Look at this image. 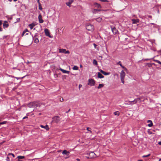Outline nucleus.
<instances>
[{
  "label": "nucleus",
  "mask_w": 161,
  "mask_h": 161,
  "mask_svg": "<svg viewBox=\"0 0 161 161\" xmlns=\"http://www.w3.org/2000/svg\"><path fill=\"white\" fill-rule=\"evenodd\" d=\"M40 106V104L36 102H31L28 104V106L29 108L37 107Z\"/></svg>",
  "instance_id": "f257e3e1"
},
{
  "label": "nucleus",
  "mask_w": 161,
  "mask_h": 161,
  "mask_svg": "<svg viewBox=\"0 0 161 161\" xmlns=\"http://www.w3.org/2000/svg\"><path fill=\"white\" fill-rule=\"evenodd\" d=\"M120 80H121V82L123 84H124L125 82L124 79L125 77V73L123 70H122L121 71L120 73Z\"/></svg>",
  "instance_id": "f03ea898"
},
{
  "label": "nucleus",
  "mask_w": 161,
  "mask_h": 161,
  "mask_svg": "<svg viewBox=\"0 0 161 161\" xmlns=\"http://www.w3.org/2000/svg\"><path fill=\"white\" fill-rule=\"evenodd\" d=\"M88 85L90 86H94L95 85V81L92 79H90L88 80Z\"/></svg>",
  "instance_id": "7ed1b4c3"
},
{
  "label": "nucleus",
  "mask_w": 161,
  "mask_h": 161,
  "mask_svg": "<svg viewBox=\"0 0 161 161\" xmlns=\"http://www.w3.org/2000/svg\"><path fill=\"white\" fill-rule=\"evenodd\" d=\"M59 52L60 53H63L64 54H69L70 52L69 51H66L65 49L60 48L59 49Z\"/></svg>",
  "instance_id": "20e7f679"
},
{
  "label": "nucleus",
  "mask_w": 161,
  "mask_h": 161,
  "mask_svg": "<svg viewBox=\"0 0 161 161\" xmlns=\"http://www.w3.org/2000/svg\"><path fill=\"white\" fill-rule=\"evenodd\" d=\"M60 121V117L58 116H56L53 118V121L55 123H58Z\"/></svg>",
  "instance_id": "39448f33"
},
{
  "label": "nucleus",
  "mask_w": 161,
  "mask_h": 161,
  "mask_svg": "<svg viewBox=\"0 0 161 161\" xmlns=\"http://www.w3.org/2000/svg\"><path fill=\"white\" fill-rule=\"evenodd\" d=\"M86 29L88 31H92L94 30V26L92 25H89L86 26Z\"/></svg>",
  "instance_id": "423d86ee"
},
{
  "label": "nucleus",
  "mask_w": 161,
  "mask_h": 161,
  "mask_svg": "<svg viewBox=\"0 0 161 161\" xmlns=\"http://www.w3.org/2000/svg\"><path fill=\"white\" fill-rule=\"evenodd\" d=\"M112 31L114 34H116L118 33V31L114 27L111 26Z\"/></svg>",
  "instance_id": "0eeeda50"
},
{
  "label": "nucleus",
  "mask_w": 161,
  "mask_h": 161,
  "mask_svg": "<svg viewBox=\"0 0 161 161\" xmlns=\"http://www.w3.org/2000/svg\"><path fill=\"white\" fill-rule=\"evenodd\" d=\"M44 32L45 35L50 38H52V37L50 35V32L48 29H46L44 30Z\"/></svg>",
  "instance_id": "6e6552de"
},
{
  "label": "nucleus",
  "mask_w": 161,
  "mask_h": 161,
  "mask_svg": "<svg viewBox=\"0 0 161 161\" xmlns=\"http://www.w3.org/2000/svg\"><path fill=\"white\" fill-rule=\"evenodd\" d=\"M140 100V99L139 98H137L136 99H135L134 100L132 101H129V102L130 103L129 104H132L136 103L137 102L138 100Z\"/></svg>",
  "instance_id": "1a4fd4ad"
},
{
  "label": "nucleus",
  "mask_w": 161,
  "mask_h": 161,
  "mask_svg": "<svg viewBox=\"0 0 161 161\" xmlns=\"http://www.w3.org/2000/svg\"><path fill=\"white\" fill-rule=\"evenodd\" d=\"M39 22L40 23H42L44 21L42 19V15L40 14L39 15L38 17Z\"/></svg>",
  "instance_id": "9d476101"
},
{
  "label": "nucleus",
  "mask_w": 161,
  "mask_h": 161,
  "mask_svg": "<svg viewBox=\"0 0 161 161\" xmlns=\"http://www.w3.org/2000/svg\"><path fill=\"white\" fill-rule=\"evenodd\" d=\"M3 28L5 29L7 28L8 26V22L6 21H5L3 24Z\"/></svg>",
  "instance_id": "9b49d317"
},
{
  "label": "nucleus",
  "mask_w": 161,
  "mask_h": 161,
  "mask_svg": "<svg viewBox=\"0 0 161 161\" xmlns=\"http://www.w3.org/2000/svg\"><path fill=\"white\" fill-rule=\"evenodd\" d=\"M73 1H74L73 0H69L68 2H66V4L68 6H69V7H70L71 4L72 3Z\"/></svg>",
  "instance_id": "f8f14e48"
},
{
  "label": "nucleus",
  "mask_w": 161,
  "mask_h": 161,
  "mask_svg": "<svg viewBox=\"0 0 161 161\" xmlns=\"http://www.w3.org/2000/svg\"><path fill=\"white\" fill-rule=\"evenodd\" d=\"M131 20L132 22V24H136L137 23H138L139 22V20L138 19H132Z\"/></svg>",
  "instance_id": "ddd939ff"
},
{
  "label": "nucleus",
  "mask_w": 161,
  "mask_h": 161,
  "mask_svg": "<svg viewBox=\"0 0 161 161\" xmlns=\"http://www.w3.org/2000/svg\"><path fill=\"white\" fill-rule=\"evenodd\" d=\"M33 40L34 42L36 43H37L39 42V39L37 38L35 36L33 37Z\"/></svg>",
  "instance_id": "4468645a"
},
{
  "label": "nucleus",
  "mask_w": 161,
  "mask_h": 161,
  "mask_svg": "<svg viewBox=\"0 0 161 161\" xmlns=\"http://www.w3.org/2000/svg\"><path fill=\"white\" fill-rule=\"evenodd\" d=\"M40 126L42 128L45 129L47 130H49V128L47 125H46L45 126H43L42 125H41Z\"/></svg>",
  "instance_id": "2eb2a0df"
},
{
  "label": "nucleus",
  "mask_w": 161,
  "mask_h": 161,
  "mask_svg": "<svg viewBox=\"0 0 161 161\" xmlns=\"http://www.w3.org/2000/svg\"><path fill=\"white\" fill-rule=\"evenodd\" d=\"M59 69L63 72L64 73H67V74H69V71L66 70H64L61 68H59Z\"/></svg>",
  "instance_id": "dca6fc26"
},
{
  "label": "nucleus",
  "mask_w": 161,
  "mask_h": 161,
  "mask_svg": "<svg viewBox=\"0 0 161 161\" xmlns=\"http://www.w3.org/2000/svg\"><path fill=\"white\" fill-rule=\"evenodd\" d=\"M62 154H65L68 156L69 154V152L66 150H64L63 151Z\"/></svg>",
  "instance_id": "f3484780"
},
{
  "label": "nucleus",
  "mask_w": 161,
  "mask_h": 161,
  "mask_svg": "<svg viewBox=\"0 0 161 161\" xmlns=\"http://www.w3.org/2000/svg\"><path fill=\"white\" fill-rule=\"evenodd\" d=\"M94 5H95V7L97 8H101V6L100 4H98L97 3H94Z\"/></svg>",
  "instance_id": "a211bd4d"
},
{
  "label": "nucleus",
  "mask_w": 161,
  "mask_h": 161,
  "mask_svg": "<svg viewBox=\"0 0 161 161\" xmlns=\"http://www.w3.org/2000/svg\"><path fill=\"white\" fill-rule=\"evenodd\" d=\"M35 25L34 23L30 24L29 25V26L31 30L34 27Z\"/></svg>",
  "instance_id": "6ab92c4d"
},
{
  "label": "nucleus",
  "mask_w": 161,
  "mask_h": 161,
  "mask_svg": "<svg viewBox=\"0 0 161 161\" xmlns=\"http://www.w3.org/2000/svg\"><path fill=\"white\" fill-rule=\"evenodd\" d=\"M100 71L101 73H102L104 75H108L109 74V73H106L101 69L100 70Z\"/></svg>",
  "instance_id": "aec40b11"
},
{
  "label": "nucleus",
  "mask_w": 161,
  "mask_h": 161,
  "mask_svg": "<svg viewBox=\"0 0 161 161\" xmlns=\"http://www.w3.org/2000/svg\"><path fill=\"white\" fill-rule=\"evenodd\" d=\"M98 78H103L104 76L100 72H98Z\"/></svg>",
  "instance_id": "412c9836"
},
{
  "label": "nucleus",
  "mask_w": 161,
  "mask_h": 161,
  "mask_svg": "<svg viewBox=\"0 0 161 161\" xmlns=\"http://www.w3.org/2000/svg\"><path fill=\"white\" fill-rule=\"evenodd\" d=\"M72 69L74 70H77L78 69V67L76 66H74Z\"/></svg>",
  "instance_id": "4be33fe9"
},
{
  "label": "nucleus",
  "mask_w": 161,
  "mask_h": 161,
  "mask_svg": "<svg viewBox=\"0 0 161 161\" xmlns=\"http://www.w3.org/2000/svg\"><path fill=\"white\" fill-rule=\"evenodd\" d=\"M114 114L115 115L118 116L119 115V112L118 111H117L114 113Z\"/></svg>",
  "instance_id": "5701e85b"
},
{
  "label": "nucleus",
  "mask_w": 161,
  "mask_h": 161,
  "mask_svg": "<svg viewBox=\"0 0 161 161\" xmlns=\"http://www.w3.org/2000/svg\"><path fill=\"white\" fill-rule=\"evenodd\" d=\"M103 84H100L97 87L98 89H100L103 87Z\"/></svg>",
  "instance_id": "b1692460"
},
{
  "label": "nucleus",
  "mask_w": 161,
  "mask_h": 161,
  "mask_svg": "<svg viewBox=\"0 0 161 161\" xmlns=\"http://www.w3.org/2000/svg\"><path fill=\"white\" fill-rule=\"evenodd\" d=\"M101 20L102 18L100 17H99L96 19V20L98 22H100L101 21Z\"/></svg>",
  "instance_id": "393cba45"
},
{
  "label": "nucleus",
  "mask_w": 161,
  "mask_h": 161,
  "mask_svg": "<svg viewBox=\"0 0 161 161\" xmlns=\"http://www.w3.org/2000/svg\"><path fill=\"white\" fill-rule=\"evenodd\" d=\"M93 64H94V65H97V61L95 60V59H94L93 60Z\"/></svg>",
  "instance_id": "a878e982"
},
{
  "label": "nucleus",
  "mask_w": 161,
  "mask_h": 161,
  "mask_svg": "<svg viewBox=\"0 0 161 161\" xmlns=\"http://www.w3.org/2000/svg\"><path fill=\"white\" fill-rule=\"evenodd\" d=\"M24 157H25L24 156H19L18 157V158L19 159H22L23 158H24Z\"/></svg>",
  "instance_id": "bb28decb"
},
{
  "label": "nucleus",
  "mask_w": 161,
  "mask_h": 161,
  "mask_svg": "<svg viewBox=\"0 0 161 161\" xmlns=\"http://www.w3.org/2000/svg\"><path fill=\"white\" fill-rule=\"evenodd\" d=\"M38 5H39V9L41 10H42V7L41 3H39V4H38Z\"/></svg>",
  "instance_id": "cd10ccee"
},
{
  "label": "nucleus",
  "mask_w": 161,
  "mask_h": 161,
  "mask_svg": "<svg viewBox=\"0 0 161 161\" xmlns=\"http://www.w3.org/2000/svg\"><path fill=\"white\" fill-rule=\"evenodd\" d=\"M86 129H87V130L88 131H89L91 133H92V131L91 130V128H90L87 127Z\"/></svg>",
  "instance_id": "c85d7f7f"
},
{
  "label": "nucleus",
  "mask_w": 161,
  "mask_h": 161,
  "mask_svg": "<svg viewBox=\"0 0 161 161\" xmlns=\"http://www.w3.org/2000/svg\"><path fill=\"white\" fill-rule=\"evenodd\" d=\"M101 10L100 9H99V10H98V9H94V10H93V13H96V12H97V11H100Z\"/></svg>",
  "instance_id": "c756f323"
},
{
  "label": "nucleus",
  "mask_w": 161,
  "mask_h": 161,
  "mask_svg": "<svg viewBox=\"0 0 161 161\" xmlns=\"http://www.w3.org/2000/svg\"><path fill=\"white\" fill-rule=\"evenodd\" d=\"M153 125V124L152 122L150 124H148V126L149 127H152Z\"/></svg>",
  "instance_id": "7c9ffc66"
},
{
  "label": "nucleus",
  "mask_w": 161,
  "mask_h": 161,
  "mask_svg": "<svg viewBox=\"0 0 161 161\" xmlns=\"http://www.w3.org/2000/svg\"><path fill=\"white\" fill-rule=\"evenodd\" d=\"M117 64H119V65L120 66H122V64H121V62H120V61H119V62L117 63Z\"/></svg>",
  "instance_id": "2f4dec72"
},
{
  "label": "nucleus",
  "mask_w": 161,
  "mask_h": 161,
  "mask_svg": "<svg viewBox=\"0 0 161 161\" xmlns=\"http://www.w3.org/2000/svg\"><path fill=\"white\" fill-rule=\"evenodd\" d=\"M59 101L60 102H63L64 101V99L63 97L60 98H59Z\"/></svg>",
  "instance_id": "473e14b6"
},
{
  "label": "nucleus",
  "mask_w": 161,
  "mask_h": 161,
  "mask_svg": "<svg viewBox=\"0 0 161 161\" xmlns=\"http://www.w3.org/2000/svg\"><path fill=\"white\" fill-rule=\"evenodd\" d=\"M155 61H156L157 63H158V64H161V62H160V61H159V60H155Z\"/></svg>",
  "instance_id": "72a5a7b5"
},
{
  "label": "nucleus",
  "mask_w": 161,
  "mask_h": 161,
  "mask_svg": "<svg viewBox=\"0 0 161 161\" xmlns=\"http://www.w3.org/2000/svg\"><path fill=\"white\" fill-rule=\"evenodd\" d=\"M8 155H12V156H13V157L14 158L15 157V156H14V155L12 153H9L8 154Z\"/></svg>",
  "instance_id": "f704fd0d"
},
{
  "label": "nucleus",
  "mask_w": 161,
  "mask_h": 161,
  "mask_svg": "<svg viewBox=\"0 0 161 161\" xmlns=\"http://www.w3.org/2000/svg\"><path fill=\"white\" fill-rule=\"evenodd\" d=\"M91 154H92V156L93 157H95V156L94 155H95V153H94V152H91Z\"/></svg>",
  "instance_id": "c9c22d12"
},
{
  "label": "nucleus",
  "mask_w": 161,
  "mask_h": 161,
  "mask_svg": "<svg viewBox=\"0 0 161 161\" xmlns=\"http://www.w3.org/2000/svg\"><path fill=\"white\" fill-rule=\"evenodd\" d=\"M150 155V154H149L147 155H144L142 156L143 157H147L149 156Z\"/></svg>",
  "instance_id": "e433bc0d"
},
{
  "label": "nucleus",
  "mask_w": 161,
  "mask_h": 161,
  "mask_svg": "<svg viewBox=\"0 0 161 161\" xmlns=\"http://www.w3.org/2000/svg\"><path fill=\"white\" fill-rule=\"evenodd\" d=\"M99 0L101 2H108V1H107V0Z\"/></svg>",
  "instance_id": "4c0bfd02"
},
{
  "label": "nucleus",
  "mask_w": 161,
  "mask_h": 161,
  "mask_svg": "<svg viewBox=\"0 0 161 161\" xmlns=\"http://www.w3.org/2000/svg\"><path fill=\"white\" fill-rule=\"evenodd\" d=\"M0 123L1 125H3V124H5L6 122L5 121H3V122H0Z\"/></svg>",
  "instance_id": "58836bf2"
},
{
  "label": "nucleus",
  "mask_w": 161,
  "mask_h": 161,
  "mask_svg": "<svg viewBox=\"0 0 161 161\" xmlns=\"http://www.w3.org/2000/svg\"><path fill=\"white\" fill-rule=\"evenodd\" d=\"M25 33H26L24 31L23 32L22 34V36H23L25 34Z\"/></svg>",
  "instance_id": "ea45409f"
},
{
  "label": "nucleus",
  "mask_w": 161,
  "mask_h": 161,
  "mask_svg": "<svg viewBox=\"0 0 161 161\" xmlns=\"http://www.w3.org/2000/svg\"><path fill=\"white\" fill-rule=\"evenodd\" d=\"M24 31H25V33L26 32H29V31H28V30L27 29H26Z\"/></svg>",
  "instance_id": "a19ab883"
},
{
  "label": "nucleus",
  "mask_w": 161,
  "mask_h": 161,
  "mask_svg": "<svg viewBox=\"0 0 161 161\" xmlns=\"http://www.w3.org/2000/svg\"><path fill=\"white\" fill-rule=\"evenodd\" d=\"M82 85L81 84H80L79 86V89H80V88H81V87H82Z\"/></svg>",
  "instance_id": "79ce46f5"
},
{
  "label": "nucleus",
  "mask_w": 161,
  "mask_h": 161,
  "mask_svg": "<svg viewBox=\"0 0 161 161\" xmlns=\"http://www.w3.org/2000/svg\"><path fill=\"white\" fill-rule=\"evenodd\" d=\"M147 123H149V122H150V123H151V122H152V121L151 120H148L147 121Z\"/></svg>",
  "instance_id": "37998d69"
},
{
  "label": "nucleus",
  "mask_w": 161,
  "mask_h": 161,
  "mask_svg": "<svg viewBox=\"0 0 161 161\" xmlns=\"http://www.w3.org/2000/svg\"><path fill=\"white\" fill-rule=\"evenodd\" d=\"M93 46L95 48H96L97 46V45L95 43H94Z\"/></svg>",
  "instance_id": "c03bdc74"
},
{
  "label": "nucleus",
  "mask_w": 161,
  "mask_h": 161,
  "mask_svg": "<svg viewBox=\"0 0 161 161\" xmlns=\"http://www.w3.org/2000/svg\"><path fill=\"white\" fill-rule=\"evenodd\" d=\"M121 67H122V68H124V69H125L126 70V69L125 68V67H124V66H123L122 65V66H121Z\"/></svg>",
  "instance_id": "a18cd8bd"
},
{
  "label": "nucleus",
  "mask_w": 161,
  "mask_h": 161,
  "mask_svg": "<svg viewBox=\"0 0 161 161\" xmlns=\"http://www.w3.org/2000/svg\"><path fill=\"white\" fill-rule=\"evenodd\" d=\"M27 118V116H25V117H24L23 118V119H25V118Z\"/></svg>",
  "instance_id": "49530a36"
},
{
  "label": "nucleus",
  "mask_w": 161,
  "mask_h": 161,
  "mask_svg": "<svg viewBox=\"0 0 161 161\" xmlns=\"http://www.w3.org/2000/svg\"><path fill=\"white\" fill-rule=\"evenodd\" d=\"M148 18H152V16H151V15H149L148 16Z\"/></svg>",
  "instance_id": "de8ad7c7"
},
{
  "label": "nucleus",
  "mask_w": 161,
  "mask_h": 161,
  "mask_svg": "<svg viewBox=\"0 0 161 161\" xmlns=\"http://www.w3.org/2000/svg\"><path fill=\"white\" fill-rule=\"evenodd\" d=\"M76 160H77V161H80V159H79V158H77Z\"/></svg>",
  "instance_id": "09e8293b"
},
{
  "label": "nucleus",
  "mask_w": 161,
  "mask_h": 161,
  "mask_svg": "<svg viewBox=\"0 0 161 161\" xmlns=\"http://www.w3.org/2000/svg\"><path fill=\"white\" fill-rule=\"evenodd\" d=\"M37 2L38 4H39V3H40V2H39V0H37Z\"/></svg>",
  "instance_id": "8fccbe9b"
},
{
  "label": "nucleus",
  "mask_w": 161,
  "mask_h": 161,
  "mask_svg": "<svg viewBox=\"0 0 161 161\" xmlns=\"http://www.w3.org/2000/svg\"><path fill=\"white\" fill-rule=\"evenodd\" d=\"M159 144L161 145V142L158 143Z\"/></svg>",
  "instance_id": "3c124183"
},
{
  "label": "nucleus",
  "mask_w": 161,
  "mask_h": 161,
  "mask_svg": "<svg viewBox=\"0 0 161 161\" xmlns=\"http://www.w3.org/2000/svg\"><path fill=\"white\" fill-rule=\"evenodd\" d=\"M16 78L17 79H20V78H18V77H16Z\"/></svg>",
  "instance_id": "603ef678"
},
{
  "label": "nucleus",
  "mask_w": 161,
  "mask_h": 161,
  "mask_svg": "<svg viewBox=\"0 0 161 161\" xmlns=\"http://www.w3.org/2000/svg\"><path fill=\"white\" fill-rule=\"evenodd\" d=\"M18 19V20H17L18 21H19V20H20L19 18L18 19Z\"/></svg>",
  "instance_id": "864d4df0"
},
{
  "label": "nucleus",
  "mask_w": 161,
  "mask_h": 161,
  "mask_svg": "<svg viewBox=\"0 0 161 161\" xmlns=\"http://www.w3.org/2000/svg\"><path fill=\"white\" fill-rule=\"evenodd\" d=\"M28 35V33H25V35Z\"/></svg>",
  "instance_id": "5fc2aeb1"
},
{
  "label": "nucleus",
  "mask_w": 161,
  "mask_h": 161,
  "mask_svg": "<svg viewBox=\"0 0 161 161\" xmlns=\"http://www.w3.org/2000/svg\"><path fill=\"white\" fill-rule=\"evenodd\" d=\"M138 161H143L142 160H139Z\"/></svg>",
  "instance_id": "6e6d98bb"
},
{
  "label": "nucleus",
  "mask_w": 161,
  "mask_h": 161,
  "mask_svg": "<svg viewBox=\"0 0 161 161\" xmlns=\"http://www.w3.org/2000/svg\"><path fill=\"white\" fill-rule=\"evenodd\" d=\"M9 2H11L12 1V0H8Z\"/></svg>",
  "instance_id": "4d7b16f0"
},
{
  "label": "nucleus",
  "mask_w": 161,
  "mask_h": 161,
  "mask_svg": "<svg viewBox=\"0 0 161 161\" xmlns=\"http://www.w3.org/2000/svg\"><path fill=\"white\" fill-rule=\"evenodd\" d=\"M159 161H161V158L159 159Z\"/></svg>",
  "instance_id": "13d9d810"
},
{
  "label": "nucleus",
  "mask_w": 161,
  "mask_h": 161,
  "mask_svg": "<svg viewBox=\"0 0 161 161\" xmlns=\"http://www.w3.org/2000/svg\"><path fill=\"white\" fill-rule=\"evenodd\" d=\"M80 67H82V65H80Z\"/></svg>",
  "instance_id": "bf43d9fd"
},
{
  "label": "nucleus",
  "mask_w": 161,
  "mask_h": 161,
  "mask_svg": "<svg viewBox=\"0 0 161 161\" xmlns=\"http://www.w3.org/2000/svg\"><path fill=\"white\" fill-rule=\"evenodd\" d=\"M14 2H16L17 1V0H14Z\"/></svg>",
  "instance_id": "052dcab7"
},
{
  "label": "nucleus",
  "mask_w": 161,
  "mask_h": 161,
  "mask_svg": "<svg viewBox=\"0 0 161 161\" xmlns=\"http://www.w3.org/2000/svg\"><path fill=\"white\" fill-rule=\"evenodd\" d=\"M39 115H40L41 114V113H40L39 114Z\"/></svg>",
  "instance_id": "680f3d73"
},
{
  "label": "nucleus",
  "mask_w": 161,
  "mask_h": 161,
  "mask_svg": "<svg viewBox=\"0 0 161 161\" xmlns=\"http://www.w3.org/2000/svg\"><path fill=\"white\" fill-rule=\"evenodd\" d=\"M151 24L152 25H154V23H151Z\"/></svg>",
  "instance_id": "e2e57ef3"
},
{
  "label": "nucleus",
  "mask_w": 161,
  "mask_h": 161,
  "mask_svg": "<svg viewBox=\"0 0 161 161\" xmlns=\"http://www.w3.org/2000/svg\"><path fill=\"white\" fill-rule=\"evenodd\" d=\"M24 77H25V76L23 77H22L21 78V79H22V78H23Z\"/></svg>",
  "instance_id": "0e129e2a"
},
{
  "label": "nucleus",
  "mask_w": 161,
  "mask_h": 161,
  "mask_svg": "<svg viewBox=\"0 0 161 161\" xmlns=\"http://www.w3.org/2000/svg\"><path fill=\"white\" fill-rule=\"evenodd\" d=\"M124 0L125 1H126L127 0Z\"/></svg>",
  "instance_id": "69168bd1"
}]
</instances>
